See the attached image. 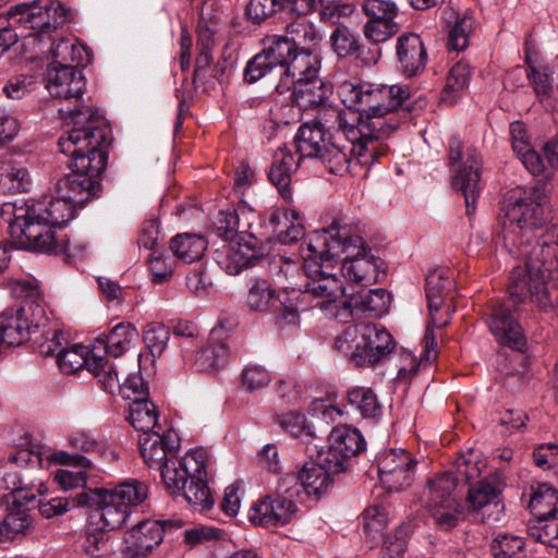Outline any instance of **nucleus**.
Wrapping results in <instances>:
<instances>
[{"instance_id":"f257e3e1","label":"nucleus","mask_w":558,"mask_h":558,"mask_svg":"<svg viewBox=\"0 0 558 558\" xmlns=\"http://www.w3.org/2000/svg\"><path fill=\"white\" fill-rule=\"evenodd\" d=\"M305 280L299 286L300 302L307 307L328 311L344 294L335 269L341 259L342 277L352 284L372 286L385 277L383 260L371 253L356 227L335 221L314 231L302 248Z\"/></svg>"},{"instance_id":"f03ea898","label":"nucleus","mask_w":558,"mask_h":558,"mask_svg":"<svg viewBox=\"0 0 558 558\" xmlns=\"http://www.w3.org/2000/svg\"><path fill=\"white\" fill-rule=\"evenodd\" d=\"M66 136L59 138L61 153L72 157V172L57 183V197L48 202H64L69 217L64 227L74 218L75 207L83 206L94 194L96 178L106 167L101 147L110 141V128L106 119L89 107L71 112L66 123Z\"/></svg>"},{"instance_id":"7ed1b4c3","label":"nucleus","mask_w":558,"mask_h":558,"mask_svg":"<svg viewBox=\"0 0 558 558\" xmlns=\"http://www.w3.org/2000/svg\"><path fill=\"white\" fill-rule=\"evenodd\" d=\"M338 93L348 107L339 111L352 112L357 117L352 129L360 140L359 161L373 165L389 150L386 140L399 126V120L391 112L409 97V89L401 85L343 82Z\"/></svg>"},{"instance_id":"20e7f679","label":"nucleus","mask_w":558,"mask_h":558,"mask_svg":"<svg viewBox=\"0 0 558 558\" xmlns=\"http://www.w3.org/2000/svg\"><path fill=\"white\" fill-rule=\"evenodd\" d=\"M357 117L340 112L337 108H324L317 117L302 123L294 136L299 160H319L330 173L344 175L355 167H369L359 161L360 140L352 129Z\"/></svg>"},{"instance_id":"39448f33","label":"nucleus","mask_w":558,"mask_h":558,"mask_svg":"<svg viewBox=\"0 0 558 558\" xmlns=\"http://www.w3.org/2000/svg\"><path fill=\"white\" fill-rule=\"evenodd\" d=\"M69 213L64 202H48L47 198L28 201L21 197L1 207V215L9 222L12 244L35 252L58 250L57 230L64 228Z\"/></svg>"},{"instance_id":"423d86ee","label":"nucleus","mask_w":558,"mask_h":558,"mask_svg":"<svg viewBox=\"0 0 558 558\" xmlns=\"http://www.w3.org/2000/svg\"><path fill=\"white\" fill-rule=\"evenodd\" d=\"M147 494L148 487L138 481L102 492L100 500L90 507L81 544L83 553L90 558H110L116 553L110 532L125 522L130 509L142 504Z\"/></svg>"},{"instance_id":"0eeeda50","label":"nucleus","mask_w":558,"mask_h":558,"mask_svg":"<svg viewBox=\"0 0 558 558\" xmlns=\"http://www.w3.org/2000/svg\"><path fill=\"white\" fill-rule=\"evenodd\" d=\"M207 461V451L197 448L182 457L179 469L163 471L166 487L172 494L182 495L190 505L199 510L209 509L214 505V498L206 483Z\"/></svg>"},{"instance_id":"6e6552de","label":"nucleus","mask_w":558,"mask_h":558,"mask_svg":"<svg viewBox=\"0 0 558 558\" xmlns=\"http://www.w3.org/2000/svg\"><path fill=\"white\" fill-rule=\"evenodd\" d=\"M395 347L391 335L380 325L361 323L347 327L335 348L357 367L373 366Z\"/></svg>"},{"instance_id":"1a4fd4ad","label":"nucleus","mask_w":558,"mask_h":558,"mask_svg":"<svg viewBox=\"0 0 558 558\" xmlns=\"http://www.w3.org/2000/svg\"><path fill=\"white\" fill-rule=\"evenodd\" d=\"M322 59L319 54L301 56L288 69V75L281 83L275 84L279 94L291 90L293 102L302 110L320 106L329 96L331 88L319 75Z\"/></svg>"},{"instance_id":"9d476101","label":"nucleus","mask_w":558,"mask_h":558,"mask_svg":"<svg viewBox=\"0 0 558 558\" xmlns=\"http://www.w3.org/2000/svg\"><path fill=\"white\" fill-rule=\"evenodd\" d=\"M10 20L23 25L31 33L25 36L29 44L41 45L44 37L62 27L68 21V11L60 3L36 0L14 5L9 11Z\"/></svg>"},{"instance_id":"9b49d317","label":"nucleus","mask_w":558,"mask_h":558,"mask_svg":"<svg viewBox=\"0 0 558 558\" xmlns=\"http://www.w3.org/2000/svg\"><path fill=\"white\" fill-rule=\"evenodd\" d=\"M449 162L452 187L464 196L466 211L470 215L475 210L476 199L483 189L481 156L474 147H464L453 137L449 142Z\"/></svg>"},{"instance_id":"f8f14e48","label":"nucleus","mask_w":558,"mask_h":558,"mask_svg":"<svg viewBox=\"0 0 558 558\" xmlns=\"http://www.w3.org/2000/svg\"><path fill=\"white\" fill-rule=\"evenodd\" d=\"M56 361L61 372L66 374H72L85 366L108 392H112L117 386L118 371L106 356L101 355V345L93 343L88 349L81 344H73L69 349H61Z\"/></svg>"},{"instance_id":"ddd939ff","label":"nucleus","mask_w":558,"mask_h":558,"mask_svg":"<svg viewBox=\"0 0 558 558\" xmlns=\"http://www.w3.org/2000/svg\"><path fill=\"white\" fill-rule=\"evenodd\" d=\"M13 485L8 513L0 520V542L11 541L31 529L28 512L35 507L37 495H43L47 489L43 481L26 483L24 478H19Z\"/></svg>"},{"instance_id":"4468645a","label":"nucleus","mask_w":558,"mask_h":558,"mask_svg":"<svg viewBox=\"0 0 558 558\" xmlns=\"http://www.w3.org/2000/svg\"><path fill=\"white\" fill-rule=\"evenodd\" d=\"M457 477L445 472L432 478L424 493L426 507L436 524L442 530H451L461 519V509L454 494Z\"/></svg>"},{"instance_id":"2eb2a0df","label":"nucleus","mask_w":558,"mask_h":558,"mask_svg":"<svg viewBox=\"0 0 558 558\" xmlns=\"http://www.w3.org/2000/svg\"><path fill=\"white\" fill-rule=\"evenodd\" d=\"M138 446L145 463L159 470L162 480L166 469H179L180 461L174 460L180 447L177 432L158 427V430L141 434Z\"/></svg>"},{"instance_id":"dca6fc26","label":"nucleus","mask_w":558,"mask_h":558,"mask_svg":"<svg viewBox=\"0 0 558 558\" xmlns=\"http://www.w3.org/2000/svg\"><path fill=\"white\" fill-rule=\"evenodd\" d=\"M378 476L381 484L391 492H400L412 485L417 461L404 449H390L377 457Z\"/></svg>"},{"instance_id":"f3484780","label":"nucleus","mask_w":558,"mask_h":558,"mask_svg":"<svg viewBox=\"0 0 558 558\" xmlns=\"http://www.w3.org/2000/svg\"><path fill=\"white\" fill-rule=\"evenodd\" d=\"M265 252L253 235H240L238 242L223 243L214 252L217 265L228 275H239L246 268L257 265Z\"/></svg>"},{"instance_id":"a211bd4d","label":"nucleus","mask_w":558,"mask_h":558,"mask_svg":"<svg viewBox=\"0 0 558 558\" xmlns=\"http://www.w3.org/2000/svg\"><path fill=\"white\" fill-rule=\"evenodd\" d=\"M389 304L390 295L388 292L385 289L377 288L354 293L343 301L341 306L336 302V307H330L324 312L341 323H348L349 319L359 318L365 314L379 316L388 311Z\"/></svg>"},{"instance_id":"6ab92c4d","label":"nucleus","mask_w":558,"mask_h":558,"mask_svg":"<svg viewBox=\"0 0 558 558\" xmlns=\"http://www.w3.org/2000/svg\"><path fill=\"white\" fill-rule=\"evenodd\" d=\"M500 492L496 478H484L469 489L468 501L476 520L490 525L504 520L505 505Z\"/></svg>"},{"instance_id":"aec40b11","label":"nucleus","mask_w":558,"mask_h":558,"mask_svg":"<svg viewBox=\"0 0 558 558\" xmlns=\"http://www.w3.org/2000/svg\"><path fill=\"white\" fill-rule=\"evenodd\" d=\"M486 325L500 344L517 351L525 348L526 338L523 329L515 317L514 307L508 303L493 306L487 315Z\"/></svg>"},{"instance_id":"412c9836","label":"nucleus","mask_w":558,"mask_h":558,"mask_svg":"<svg viewBox=\"0 0 558 558\" xmlns=\"http://www.w3.org/2000/svg\"><path fill=\"white\" fill-rule=\"evenodd\" d=\"M298 505L289 497L270 495L255 504L250 510V520L265 527L282 526L296 515Z\"/></svg>"},{"instance_id":"4be33fe9","label":"nucleus","mask_w":558,"mask_h":558,"mask_svg":"<svg viewBox=\"0 0 558 558\" xmlns=\"http://www.w3.org/2000/svg\"><path fill=\"white\" fill-rule=\"evenodd\" d=\"M32 305L10 308L0 316V343L9 347L21 345L29 340L39 324L31 319Z\"/></svg>"},{"instance_id":"5701e85b","label":"nucleus","mask_w":558,"mask_h":558,"mask_svg":"<svg viewBox=\"0 0 558 558\" xmlns=\"http://www.w3.org/2000/svg\"><path fill=\"white\" fill-rule=\"evenodd\" d=\"M163 530L159 521L147 520L130 530L124 537L122 558L146 557L162 542Z\"/></svg>"},{"instance_id":"b1692460","label":"nucleus","mask_w":558,"mask_h":558,"mask_svg":"<svg viewBox=\"0 0 558 558\" xmlns=\"http://www.w3.org/2000/svg\"><path fill=\"white\" fill-rule=\"evenodd\" d=\"M84 86L83 73L76 66L48 65L46 88L52 97L78 98L83 94Z\"/></svg>"},{"instance_id":"393cba45","label":"nucleus","mask_w":558,"mask_h":558,"mask_svg":"<svg viewBox=\"0 0 558 558\" xmlns=\"http://www.w3.org/2000/svg\"><path fill=\"white\" fill-rule=\"evenodd\" d=\"M47 458L52 462L66 465L71 469H59L54 473V481L64 489L82 487L87 481V471L93 468L92 461L82 454H70L63 450L53 451Z\"/></svg>"},{"instance_id":"a878e982","label":"nucleus","mask_w":558,"mask_h":558,"mask_svg":"<svg viewBox=\"0 0 558 558\" xmlns=\"http://www.w3.org/2000/svg\"><path fill=\"white\" fill-rule=\"evenodd\" d=\"M399 70L408 77L420 75L427 62V52L421 37L416 34H403L397 40Z\"/></svg>"},{"instance_id":"bb28decb","label":"nucleus","mask_w":558,"mask_h":558,"mask_svg":"<svg viewBox=\"0 0 558 558\" xmlns=\"http://www.w3.org/2000/svg\"><path fill=\"white\" fill-rule=\"evenodd\" d=\"M226 329L219 325L211 329L207 345L198 352L195 365L198 371L214 373L223 367L229 357Z\"/></svg>"},{"instance_id":"cd10ccee","label":"nucleus","mask_w":558,"mask_h":558,"mask_svg":"<svg viewBox=\"0 0 558 558\" xmlns=\"http://www.w3.org/2000/svg\"><path fill=\"white\" fill-rule=\"evenodd\" d=\"M437 355L436 335L434 329L427 325L423 339V352L420 359L417 360L410 351H402L397 378L410 381L422 368L430 365L437 359Z\"/></svg>"},{"instance_id":"c85d7f7f","label":"nucleus","mask_w":558,"mask_h":558,"mask_svg":"<svg viewBox=\"0 0 558 558\" xmlns=\"http://www.w3.org/2000/svg\"><path fill=\"white\" fill-rule=\"evenodd\" d=\"M510 140L514 154L533 175L542 174L545 165L541 156L533 149L525 125L515 121L510 124Z\"/></svg>"},{"instance_id":"c756f323","label":"nucleus","mask_w":558,"mask_h":558,"mask_svg":"<svg viewBox=\"0 0 558 558\" xmlns=\"http://www.w3.org/2000/svg\"><path fill=\"white\" fill-rule=\"evenodd\" d=\"M295 19L287 25L286 37L293 43V48L299 53L318 54L316 46L322 40V35L316 25L305 15Z\"/></svg>"},{"instance_id":"7c9ffc66","label":"nucleus","mask_w":558,"mask_h":558,"mask_svg":"<svg viewBox=\"0 0 558 558\" xmlns=\"http://www.w3.org/2000/svg\"><path fill=\"white\" fill-rule=\"evenodd\" d=\"M299 158L296 159L291 150L284 148H279L275 156L274 162L269 170V180L272 184L278 189V192L286 201L291 199V174L294 172L299 165Z\"/></svg>"},{"instance_id":"2f4dec72","label":"nucleus","mask_w":558,"mask_h":558,"mask_svg":"<svg viewBox=\"0 0 558 558\" xmlns=\"http://www.w3.org/2000/svg\"><path fill=\"white\" fill-rule=\"evenodd\" d=\"M138 339L137 329L130 323H119L107 336L97 337L94 345H101V354L108 353L114 357L130 350Z\"/></svg>"},{"instance_id":"473e14b6","label":"nucleus","mask_w":558,"mask_h":558,"mask_svg":"<svg viewBox=\"0 0 558 558\" xmlns=\"http://www.w3.org/2000/svg\"><path fill=\"white\" fill-rule=\"evenodd\" d=\"M449 270L439 268L434 269L426 276V298L428 301L430 320L428 325L434 329L446 326L448 320H439L436 317V313L439 311L442 304L444 291L451 284V279L448 276Z\"/></svg>"},{"instance_id":"72a5a7b5","label":"nucleus","mask_w":558,"mask_h":558,"mask_svg":"<svg viewBox=\"0 0 558 558\" xmlns=\"http://www.w3.org/2000/svg\"><path fill=\"white\" fill-rule=\"evenodd\" d=\"M104 488L83 490L73 497H56L47 502H39V511L45 518L61 515L73 508L94 507L96 500H100Z\"/></svg>"},{"instance_id":"f704fd0d","label":"nucleus","mask_w":558,"mask_h":558,"mask_svg":"<svg viewBox=\"0 0 558 558\" xmlns=\"http://www.w3.org/2000/svg\"><path fill=\"white\" fill-rule=\"evenodd\" d=\"M262 52L275 65L284 69L282 78H279L277 83H281L283 81V76L288 75V69L291 66L292 62H294L301 56L307 54L296 52V50L293 48V43L289 41L286 35H271L265 37L263 40Z\"/></svg>"},{"instance_id":"c9c22d12","label":"nucleus","mask_w":558,"mask_h":558,"mask_svg":"<svg viewBox=\"0 0 558 558\" xmlns=\"http://www.w3.org/2000/svg\"><path fill=\"white\" fill-rule=\"evenodd\" d=\"M302 488L307 495L320 496L332 485L335 477L316 460L307 462L299 472Z\"/></svg>"},{"instance_id":"e433bc0d","label":"nucleus","mask_w":558,"mask_h":558,"mask_svg":"<svg viewBox=\"0 0 558 558\" xmlns=\"http://www.w3.org/2000/svg\"><path fill=\"white\" fill-rule=\"evenodd\" d=\"M129 421L142 434L151 433L158 430V427H162L158 424V412L155 404L147 398H135L130 403Z\"/></svg>"},{"instance_id":"4c0bfd02","label":"nucleus","mask_w":558,"mask_h":558,"mask_svg":"<svg viewBox=\"0 0 558 558\" xmlns=\"http://www.w3.org/2000/svg\"><path fill=\"white\" fill-rule=\"evenodd\" d=\"M169 247L178 259L191 264L203 257L207 248V241L194 233H181L170 241Z\"/></svg>"},{"instance_id":"58836bf2","label":"nucleus","mask_w":558,"mask_h":558,"mask_svg":"<svg viewBox=\"0 0 558 558\" xmlns=\"http://www.w3.org/2000/svg\"><path fill=\"white\" fill-rule=\"evenodd\" d=\"M51 62L49 65L76 66L83 64L85 48L73 39L60 38L53 41L49 48Z\"/></svg>"},{"instance_id":"ea45409f","label":"nucleus","mask_w":558,"mask_h":558,"mask_svg":"<svg viewBox=\"0 0 558 558\" xmlns=\"http://www.w3.org/2000/svg\"><path fill=\"white\" fill-rule=\"evenodd\" d=\"M247 289L246 305L252 311L266 312L276 306L278 295L268 280L251 278L247 282Z\"/></svg>"},{"instance_id":"a19ab883","label":"nucleus","mask_w":558,"mask_h":558,"mask_svg":"<svg viewBox=\"0 0 558 558\" xmlns=\"http://www.w3.org/2000/svg\"><path fill=\"white\" fill-rule=\"evenodd\" d=\"M328 442L333 445V450H339L347 459L356 456L365 447L362 434L356 428L348 425L333 427L329 434Z\"/></svg>"},{"instance_id":"79ce46f5","label":"nucleus","mask_w":558,"mask_h":558,"mask_svg":"<svg viewBox=\"0 0 558 558\" xmlns=\"http://www.w3.org/2000/svg\"><path fill=\"white\" fill-rule=\"evenodd\" d=\"M69 444L77 450L87 453H97L107 462H114L118 459L117 452L105 439L96 437L92 432L77 430L69 436Z\"/></svg>"},{"instance_id":"37998d69","label":"nucleus","mask_w":558,"mask_h":558,"mask_svg":"<svg viewBox=\"0 0 558 558\" xmlns=\"http://www.w3.org/2000/svg\"><path fill=\"white\" fill-rule=\"evenodd\" d=\"M527 535L531 539L558 550V515L535 517L527 524Z\"/></svg>"},{"instance_id":"c03bdc74","label":"nucleus","mask_w":558,"mask_h":558,"mask_svg":"<svg viewBox=\"0 0 558 558\" xmlns=\"http://www.w3.org/2000/svg\"><path fill=\"white\" fill-rule=\"evenodd\" d=\"M530 508L535 517L558 514V490L547 483L538 484L531 496Z\"/></svg>"},{"instance_id":"a18cd8bd","label":"nucleus","mask_w":558,"mask_h":558,"mask_svg":"<svg viewBox=\"0 0 558 558\" xmlns=\"http://www.w3.org/2000/svg\"><path fill=\"white\" fill-rule=\"evenodd\" d=\"M471 66L464 61L457 62L449 71L446 86L441 94V101L453 104L457 96L464 90L470 81Z\"/></svg>"},{"instance_id":"49530a36","label":"nucleus","mask_w":558,"mask_h":558,"mask_svg":"<svg viewBox=\"0 0 558 558\" xmlns=\"http://www.w3.org/2000/svg\"><path fill=\"white\" fill-rule=\"evenodd\" d=\"M388 521L389 515L384 506L367 507L363 512V532L367 541L373 544L381 539Z\"/></svg>"},{"instance_id":"de8ad7c7","label":"nucleus","mask_w":558,"mask_h":558,"mask_svg":"<svg viewBox=\"0 0 558 558\" xmlns=\"http://www.w3.org/2000/svg\"><path fill=\"white\" fill-rule=\"evenodd\" d=\"M31 185L27 170L11 162L0 163V191L3 193L25 192Z\"/></svg>"},{"instance_id":"09e8293b","label":"nucleus","mask_w":558,"mask_h":558,"mask_svg":"<svg viewBox=\"0 0 558 558\" xmlns=\"http://www.w3.org/2000/svg\"><path fill=\"white\" fill-rule=\"evenodd\" d=\"M281 10L296 13L292 0H250L246 5V15L253 23L260 24Z\"/></svg>"},{"instance_id":"8fccbe9b","label":"nucleus","mask_w":558,"mask_h":558,"mask_svg":"<svg viewBox=\"0 0 558 558\" xmlns=\"http://www.w3.org/2000/svg\"><path fill=\"white\" fill-rule=\"evenodd\" d=\"M284 69L275 65L266 56L260 51L256 53L252 59L248 60L244 69V81L253 84L257 81L271 75L275 77L282 78Z\"/></svg>"},{"instance_id":"3c124183","label":"nucleus","mask_w":558,"mask_h":558,"mask_svg":"<svg viewBox=\"0 0 558 558\" xmlns=\"http://www.w3.org/2000/svg\"><path fill=\"white\" fill-rule=\"evenodd\" d=\"M348 401L363 417H376L380 413L377 396L369 388L357 387L350 390Z\"/></svg>"},{"instance_id":"603ef678","label":"nucleus","mask_w":558,"mask_h":558,"mask_svg":"<svg viewBox=\"0 0 558 558\" xmlns=\"http://www.w3.org/2000/svg\"><path fill=\"white\" fill-rule=\"evenodd\" d=\"M495 558H526L524 542L519 536L500 534L490 545Z\"/></svg>"},{"instance_id":"864d4df0","label":"nucleus","mask_w":558,"mask_h":558,"mask_svg":"<svg viewBox=\"0 0 558 558\" xmlns=\"http://www.w3.org/2000/svg\"><path fill=\"white\" fill-rule=\"evenodd\" d=\"M474 21L471 16L457 17L448 33V48L462 51L469 46V38L473 32Z\"/></svg>"},{"instance_id":"5fc2aeb1","label":"nucleus","mask_w":558,"mask_h":558,"mask_svg":"<svg viewBox=\"0 0 558 558\" xmlns=\"http://www.w3.org/2000/svg\"><path fill=\"white\" fill-rule=\"evenodd\" d=\"M170 339V331L161 324H148L143 332V340L150 354L160 356Z\"/></svg>"},{"instance_id":"6e6d98bb","label":"nucleus","mask_w":558,"mask_h":558,"mask_svg":"<svg viewBox=\"0 0 558 558\" xmlns=\"http://www.w3.org/2000/svg\"><path fill=\"white\" fill-rule=\"evenodd\" d=\"M318 445L314 446L316 451V461L322 464L331 476H337L347 469L349 459L339 450H333V445L328 442L327 449H318Z\"/></svg>"},{"instance_id":"4d7b16f0","label":"nucleus","mask_w":558,"mask_h":558,"mask_svg":"<svg viewBox=\"0 0 558 558\" xmlns=\"http://www.w3.org/2000/svg\"><path fill=\"white\" fill-rule=\"evenodd\" d=\"M412 532L410 524H402L396 529L392 535H388L384 542L380 558H403L409 534Z\"/></svg>"},{"instance_id":"13d9d810","label":"nucleus","mask_w":558,"mask_h":558,"mask_svg":"<svg viewBox=\"0 0 558 558\" xmlns=\"http://www.w3.org/2000/svg\"><path fill=\"white\" fill-rule=\"evenodd\" d=\"M271 381L269 372L262 365L250 364L241 372V387L253 392L259 390Z\"/></svg>"},{"instance_id":"bf43d9fd","label":"nucleus","mask_w":558,"mask_h":558,"mask_svg":"<svg viewBox=\"0 0 558 558\" xmlns=\"http://www.w3.org/2000/svg\"><path fill=\"white\" fill-rule=\"evenodd\" d=\"M332 50L339 58L353 56L359 48L357 37L348 27H337L330 36Z\"/></svg>"},{"instance_id":"052dcab7","label":"nucleus","mask_w":558,"mask_h":558,"mask_svg":"<svg viewBox=\"0 0 558 558\" xmlns=\"http://www.w3.org/2000/svg\"><path fill=\"white\" fill-rule=\"evenodd\" d=\"M50 453V451H41L35 448H21L10 454L9 461L17 466L43 469L47 466L45 461H51V459L47 458Z\"/></svg>"},{"instance_id":"680f3d73","label":"nucleus","mask_w":558,"mask_h":558,"mask_svg":"<svg viewBox=\"0 0 558 558\" xmlns=\"http://www.w3.org/2000/svg\"><path fill=\"white\" fill-rule=\"evenodd\" d=\"M363 11L368 21H388L396 20L398 8L395 2L389 0H365Z\"/></svg>"},{"instance_id":"e2e57ef3","label":"nucleus","mask_w":558,"mask_h":558,"mask_svg":"<svg viewBox=\"0 0 558 558\" xmlns=\"http://www.w3.org/2000/svg\"><path fill=\"white\" fill-rule=\"evenodd\" d=\"M399 32V24L396 20L367 21L364 25V35L374 44L384 43Z\"/></svg>"},{"instance_id":"0e129e2a","label":"nucleus","mask_w":558,"mask_h":558,"mask_svg":"<svg viewBox=\"0 0 558 558\" xmlns=\"http://www.w3.org/2000/svg\"><path fill=\"white\" fill-rule=\"evenodd\" d=\"M526 62L529 64L527 76L532 81L534 90L542 101H549L551 84H554L546 69H538L531 64V59L527 56Z\"/></svg>"},{"instance_id":"69168bd1","label":"nucleus","mask_w":558,"mask_h":558,"mask_svg":"<svg viewBox=\"0 0 558 558\" xmlns=\"http://www.w3.org/2000/svg\"><path fill=\"white\" fill-rule=\"evenodd\" d=\"M118 389L124 399L131 402L135 398H146L147 387L144 385L142 377L138 374H130L121 383L118 376L117 386L113 390ZM112 391L111 393H113Z\"/></svg>"},{"instance_id":"338daca9","label":"nucleus","mask_w":558,"mask_h":558,"mask_svg":"<svg viewBox=\"0 0 558 558\" xmlns=\"http://www.w3.org/2000/svg\"><path fill=\"white\" fill-rule=\"evenodd\" d=\"M279 425L294 437H312L310 426L307 425L304 414L296 412H288L278 416Z\"/></svg>"},{"instance_id":"774afa93","label":"nucleus","mask_w":558,"mask_h":558,"mask_svg":"<svg viewBox=\"0 0 558 558\" xmlns=\"http://www.w3.org/2000/svg\"><path fill=\"white\" fill-rule=\"evenodd\" d=\"M284 219L290 222L284 229L277 230L278 241L282 244H293L304 236V227L300 222L296 211L284 214Z\"/></svg>"}]
</instances>
